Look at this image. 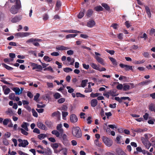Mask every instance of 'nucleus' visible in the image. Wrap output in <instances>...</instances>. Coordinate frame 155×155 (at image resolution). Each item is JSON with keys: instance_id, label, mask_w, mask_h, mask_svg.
Masks as SVG:
<instances>
[{"instance_id": "24", "label": "nucleus", "mask_w": 155, "mask_h": 155, "mask_svg": "<svg viewBox=\"0 0 155 155\" xmlns=\"http://www.w3.org/2000/svg\"><path fill=\"white\" fill-rule=\"evenodd\" d=\"M145 10L146 12L147 13L149 17L150 18L151 16V14L150 12L149 8L147 6L145 7Z\"/></svg>"}, {"instance_id": "17", "label": "nucleus", "mask_w": 155, "mask_h": 155, "mask_svg": "<svg viewBox=\"0 0 155 155\" xmlns=\"http://www.w3.org/2000/svg\"><path fill=\"white\" fill-rule=\"evenodd\" d=\"M52 152L51 149L49 147L47 148L46 149H45L44 150L45 155H51Z\"/></svg>"}, {"instance_id": "25", "label": "nucleus", "mask_w": 155, "mask_h": 155, "mask_svg": "<svg viewBox=\"0 0 155 155\" xmlns=\"http://www.w3.org/2000/svg\"><path fill=\"white\" fill-rule=\"evenodd\" d=\"M133 131L137 133H141L144 131H145L146 130L145 129H142L140 128H137L133 130Z\"/></svg>"}, {"instance_id": "50", "label": "nucleus", "mask_w": 155, "mask_h": 155, "mask_svg": "<svg viewBox=\"0 0 155 155\" xmlns=\"http://www.w3.org/2000/svg\"><path fill=\"white\" fill-rule=\"evenodd\" d=\"M32 113L33 115L37 117H38V114L35 111V110L34 109H33L32 110Z\"/></svg>"}, {"instance_id": "40", "label": "nucleus", "mask_w": 155, "mask_h": 155, "mask_svg": "<svg viewBox=\"0 0 155 155\" xmlns=\"http://www.w3.org/2000/svg\"><path fill=\"white\" fill-rule=\"evenodd\" d=\"M66 88L68 89V92L69 93H72L74 91V90L70 86H67Z\"/></svg>"}, {"instance_id": "4", "label": "nucleus", "mask_w": 155, "mask_h": 155, "mask_svg": "<svg viewBox=\"0 0 155 155\" xmlns=\"http://www.w3.org/2000/svg\"><path fill=\"white\" fill-rule=\"evenodd\" d=\"M102 139L104 143L108 147H110L112 144L113 141L110 138H109L103 136Z\"/></svg>"}, {"instance_id": "34", "label": "nucleus", "mask_w": 155, "mask_h": 155, "mask_svg": "<svg viewBox=\"0 0 155 155\" xmlns=\"http://www.w3.org/2000/svg\"><path fill=\"white\" fill-rule=\"evenodd\" d=\"M77 35L76 34H70L67 35L65 37L66 39H68L71 38H74Z\"/></svg>"}, {"instance_id": "2", "label": "nucleus", "mask_w": 155, "mask_h": 155, "mask_svg": "<svg viewBox=\"0 0 155 155\" xmlns=\"http://www.w3.org/2000/svg\"><path fill=\"white\" fill-rule=\"evenodd\" d=\"M16 5H12L10 9V12L13 14H17L18 10L21 8L20 1H19V0L16 1Z\"/></svg>"}, {"instance_id": "13", "label": "nucleus", "mask_w": 155, "mask_h": 155, "mask_svg": "<svg viewBox=\"0 0 155 155\" xmlns=\"http://www.w3.org/2000/svg\"><path fill=\"white\" fill-rule=\"evenodd\" d=\"M37 125L38 127L42 130H47L48 128L46 126L42 123L40 122Z\"/></svg>"}, {"instance_id": "38", "label": "nucleus", "mask_w": 155, "mask_h": 155, "mask_svg": "<svg viewBox=\"0 0 155 155\" xmlns=\"http://www.w3.org/2000/svg\"><path fill=\"white\" fill-rule=\"evenodd\" d=\"M60 114V112L58 111H57L52 113L51 115V116L52 117H54L55 116L58 117L59 115Z\"/></svg>"}, {"instance_id": "33", "label": "nucleus", "mask_w": 155, "mask_h": 155, "mask_svg": "<svg viewBox=\"0 0 155 155\" xmlns=\"http://www.w3.org/2000/svg\"><path fill=\"white\" fill-rule=\"evenodd\" d=\"M94 143L98 147H101L102 146V143L99 142L98 139H96L94 141Z\"/></svg>"}, {"instance_id": "22", "label": "nucleus", "mask_w": 155, "mask_h": 155, "mask_svg": "<svg viewBox=\"0 0 155 155\" xmlns=\"http://www.w3.org/2000/svg\"><path fill=\"white\" fill-rule=\"evenodd\" d=\"M91 106L94 107L97 105V101L96 99H93L91 101Z\"/></svg>"}, {"instance_id": "46", "label": "nucleus", "mask_w": 155, "mask_h": 155, "mask_svg": "<svg viewBox=\"0 0 155 155\" xmlns=\"http://www.w3.org/2000/svg\"><path fill=\"white\" fill-rule=\"evenodd\" d=\"M99 94H100L98 93H92L90 94V96L91 97L94 98L98 97Z\"/></svg>"}, {"instance_id": "36", "label": "nucleus", "mask_w": 155, "mask_h": 155, "mask_svg": "<svg viewBox=\"0 0 155 155\" xmlns=\"http://www.w3.org/2000/svg\"><path fill=\"white\" fill-rule=\"evenodd\" d=\"M44 59L45 61L48 62H50L52 60V59L49 58L47 56H45L43 58Z\"/></svg>"}, {"instance_id": "3", "label": "nucleus", "mask_w": 155, "mask_h": 155, "mask_svg": "<svg viewBox=\"0 0 155 155\" xmlns=\"http://www.w3.org/2000/svg\"><path fill=\"white\" fill-rule=\"evenodd\" d=\"M42 40L38 38H31L28 40L27 43H32L33 45L36 47H39L40 46L38 42H42Z\"/></svg>"}, {"instance_id": "48", "label": "nucleus", "mask_w": 155, "mask_h": 155, "mask_svg": "<svg viewBox=\"0 0 155 155\" xmlns=\"http://www.w3.org/2000/svg\"><path fill=\"white\" fill-rule=\"evenodd\" d=\"M145 61L144 59H143L141 61H135L134 63L136 64H142Z\"/></svg>"}, {"instance_id": "55", "label": "nucleus", "mask_w": 155, "mask_h": 155, "mask_svg": "<svg viewBox=\"0 0 155 155\" xmlns=\"http://www.w3.org/2000/svg\"><path fill=\"white\" fill-rule=\"evenodd\" d=\"M144 145L145 146L147 149H148L151 146V143H150V141H149Z\"/></svg>"}, {"instance_id": "54", "label": "nucleus", "mask_w": 155, "mask_h": 155, "mask_svg": "<svg viewBox=\"0 0 155 155\" xmlns=\"http://www.w3.org/2000/svg\"><path fill=\"white\" fill-rule=\"evenodd\" d=\"M76 96L78 97H84L85 95L81 94L80 93L78 92L76 93Z\"/></svg>"}, {"instance_id": "58", "label": "nucleus", "mask_w": 155, "mask_h": 155, "mask_svg": "<svg viewBox=\"0 0 155 155\" xmlns=\"http://www.w3.org/2000/svg\"><path fill=\"white\" fill-rule=\"evenodd\" d=\"M123 86L122 84H119L117 86V88L119 90H121L123 88Z\"/></svg>"}, {"instance_id": "27", "label": "nucleus", "mask_w": 155, "mask_h": 155, "mask_svg": "<svg viewBox=\"0 0 155 155\" xmlns=\"http://www.w3.org/2000/svg\"><path fill=\"white\" fill-rule=\"evenodd\" d=\"M101 5L106 10L108 11L110 10V7L107 4L105 3H103L101 4Z\"/></svg>"}, {"instance_id": "51", "label": "nucleus", "mask_w": 155, "mask_h": 155, "mask_svg": "<svg viewBox=\"0 0 155 155\" xmlns=\"http://www.w3.org/2000/svg\"><path fill=\"white\" fill-rule=\"evenodd\" d=\"M61 151H62L61 153H63L64 155H67V150L66 148H62L61 149Z\"/></svg>"}, {"instance_id": "1", "label": "nucleus", "mask_w": 155, "mask_h": 155, "mask_svg": "<svg viewBox=\"0 0 155 155\" xmlns=\"http://www.w3.org/2000/svg\"><path fill=\"white\" fill-rule=\"evenodd\" d=\"M72 133L74 137L78 138L81 137L82 136L81 130L80 128L78 126L72 127Z\"/></svg>"}, {"instance_id": "26", "label": "nucleus", "mask_w": 155, "mask_h": 155, "mask_svg": "<svg viewBox=\"0 0 155 155\" xmlns=\"http://www.w3.org/2000/svg\"><path fill=\"white\" fill-rule=\"evenodd\" d=\"M88 80L87 79L82 80L81 83V87H84L86 86V84L87 83Z\"/></svg>"}, {"instance_id": "5", "label": "nucleus", "mask_w": 155, "mask_h": 155, "mask_svg": "<svg viewBox=\"0 0 155 155\" xmlns=\"http://www.w3.org/2000/svg\"><path fill=\"white\" fill-rule=\"evenodd\" d=\"M18 141L20 143L18 144V146L19 147H25L28 144V142L27 140H22L21 139H19L18 140Z\"/></svg>"}, {"instance_id": "10", "label": "nucleus", "mask_w": 155, "mask_h": 155, "mask_svg": "<svg viewBox=\"0 0 155 155\" xmlns=\"http://www.w3.org/2000/svg\"><path fill=\"white\" fill-rule=\"evenodd\" d=\"M115 151L117 155H127L124 151L120 148L116 149Z\"/></svg>"}, {"instance_id": "21", "label": "nucleus", "mask_w": 155, "mask_h": 155, "mask_svg": "<svg viewBox=\"0 0 155 155\" xmlns=\"http://www.w3.org/2000/svg\"><path fill=\"white\" fill-rule=\"evenodd\" d=\"M12 90L15 92L16 94L19 95L22 93L21 91L19 88L18 87H14Z\"/></svg>"}, {"instance_id": "63", "label": "nucleus", "mask_w": 155, "mask_h": 155, "mask_svg": "<svg viewBox=\"0 0 155 155\" xmlns=\"http://www.w3.org/2000/svg\"><path fill=\"white\" fill-rule=\"evenodd\" d=\"M33 132L37 134H39L40 133V131L39 129L36 128L34 129Z\"/></svg>"}, {"instance_id": "37", "label": "nucleus", "mask_w": 155, "mask_h": 155, "mask_svg": "<svg viewBox=\"0 0 155 155\" xmlns=\"http://www.w3.org/2000/svg\"><path fill=\"white\" fill-rule=\"evenodd\" d=\"M123 90L124 91H127L129 90L130 89V86L129 85L124 84Z\"/></svg>"}, {"instance_id": "23", "label": "nucleus", "mask_w": 155, "mask_h": 155, "mask_svg": "<svg viewBox=\"0 0 155 155\" xmlns=\"http://www.w3.org/2000/svg\"><path fill=\"white\" fill-rule=\"evenodd\" d=\"M45 124L48 128H51L52 126L53 122L47 120L45 121Z\"/></svg>"}, {"instance_id": "6", "label": "nucleus", "mask_w": 155, "mask_h": 155, "mask_svg": "<svg viewBox=\"0 0 155 155\" xmlns=\"http://www.w3.org/2000/svg\"><path fill=\"white\" fill-rule=\"evenodd\" d=\"M120 66L122 68H124L126 71H128L130 70L133 71L134 70L132 66H130L127 64L120 63L119 64Z\"/></svg>"}, {"instance_id": "47", "label": "nucleus", "mask_w": 155, "mask_h": 155, "mask_svg": "<svg viewBox=\"0 0 155 155\" xmlns=\"http://www.w3.org/2000/svg\"><path fill=\"white\" fill-rule=\"evenodd\" d=\"M141 140L142 142V143L144 145L146 144L149 141V140H147L146 139L143 137H142L141 138Z\"/></svg>"}, {"instance_id": "44", "label": "nucleus", "mask_w": 155, "mask_h": 155, "mask_svg": "<svg viewBox=\"0 0 155 155\" xmlns=\"http://www.w3.org/2000/svg\"><path fill=\"white\" fill-rule=\"evenodd\" d=\"M63 70L64 71L68 73L70 71H72V69L70 68H63Z\"/></svg>"}, {"instance_id": "31", "label": "nucleus", "mask_w": 155, "mask_h": 155, "mask_svg": "<svg viewBox=\"0 0 155 155\" xmlns=\"http://www.w3.org/2000/svg\"><path fill=\"white\" fill-rule=\"evenodd\" d=\"M109 59L112 62L113 65L116 66L117 65V62L115 59L111 57H109Z\"/></svg>"}, {"instance_id": "32", "label": "nucleus", "mask_w": 155, "mask_h": 155, "mask_svg": "<svg viewBox=\"0 0 155 155\" xmlns=\"http://www.w3.org/2000/svg\"><path fill=\"white\" fill-rule=\"evenodd\" d=\"M91 66L94 69L98 70L99 67L97 66L96 64L94 63H91L90 64Z\"/></svg>"}, {"instance_id": "19", "label": "nucleus", "mask_w": 155, "mask_h": 155, "mask_svg": "<svg viewBox=\"0 0 155 155\" xmlns=\"http://www.w3.org/2000/svg\"><path fill=\"white\" fill-rule=\"evenodd\" d=\"M149 109L151 111L155 112V104L153 103L150 104L149 105Z\"/></svg>"}, {"instance_id": "60", "label": "nucleus", "mask_w": 155, "mask_h": 155, "mask_svg": "<svg viewBox=\"0 0 155 155\" xmlns=\"http://www.w3.org/2000/svg\"><path fill=\"white\" fill-rule=\"evenodd\" d=\"M155 33V29L153 28H152L150 31L149 35H152Z\"/></svg>"}, {"instance_id": "64", "label": "nucleus", "mask_w": 155, "mask_h": 155, "mask_svg": "<svg viewBox=\"0 0 155 155\" xmlns=\"http://www.w3.org/2000/svg\"><path fill=\"white\" fill-rule=\"evenodd\" d=\"M17 152L20 155H29L28 154L25 153L21 150H18L17 151Z\"/></svg>"}, {"instance_id": "41", "label": "nucleus", "mask_w": 155, "mask_h": 155, "mask_svg": "<svg viewBox=\"0 0 155 155\" xmlns=\"http://www.w3.org/2000/svg\"><path fill=\"white\" fill-rule=\"evenodd\" d=\"M20 130L21 131V133L26 136H27L28 133V132H27L26 130H25V129H24L23 128H21L20 129Z\"/></svg>"}, {"instance_id": "52", "label": "nucleus", "mask_w": 155, "mask_h": 155, "mask_svg": "<svg viewBox=\"0 0 155 155\" xmlns=\"http://www.w3.org/2000/svg\"><path fill=\"white\" fill-rule=\"evenodd\" d=\"M15 97V94L14 93H12L10 94L9 95V98L10 99L14 100Z\"/></svg>"}, {"instance_id": "12", "label": "nucleus", "mask_w": 155, "mask_h": 155, "mask_svg": "<svg viewBox=\"0 0 155 155\" xmlns=\"http://www.w3.org/2000/svg\"><path fill=\"white\" fill-rule=\"evenodd\" d=\"M21 19V16H15L11 20V21L13 23H16L19 21Z\"/></svg>"}, {"instance_id": "28", "label": "nucleus", "mask_w": 155, "mask_h": 155, "mask_svg": "<svg viewBox=\"0 0 155 155\" xmlns=\"http://www.w3.org/2000/svg\"><path fill=\"white\" fill-rule=\"evenodd\" d=\"M116 91L115 90H113L110 91L108 92V94H110V95L114 97L118 95V94H116Z\"/></svg>"}, {"instance_id": "29", "label": "nucleus", "mask_w": 155, "mask_h": 155, "mask_svg": "<svg viewBox=\"0 0 155 155\" xmlns=\"http://www.w3.org/2000/svg\"><path fill=\"white\" fill-rule=\"evenodd\" d=\"M2 64L4 67L8 70H12L13 69V68L8 66L4 63H2Z\"/></svg>"}, {"instance_id": "42", "label": "nucleus", "mask_w": 155, "mask_h": 155, "mask_svg": "<svg viewBox=\"0 0 155 155\" xmlns=\"http://www.w3.org/2000/svg\"><path fill=\"white\" fill-rule=\"evenodd\" d=\"M51 146L53 149L54 150V149H56L59 146L58 143H52L51 144Z\"/></svg>"}, {"instance_id": "15", "label": "nucleus", "mask_w": 155, "mask_h": 155, "mask_svg": "<svg viewBox=\"0 0 155 155\" xmlns=\"http://www.w3.org/2000/svg\"><path fill=\"white\" fill-rule=\"evenodd\" d=\"M56 49L59 50H65L69 49L70 48L62 45H58L56 47Z\"/></svg>"}, {"instance_id": "39", "label": "nucleus", "mask_w": 155, "mask_h": 155, "mask_svg": "<svg viewBox=\"0 0 155 155\" xmlns=\"http://www.w3.org/2000/svg\"><path fill=\"white\" fill-rule=\"evenodd\" d=\"M95 9L97 11H103V8L100 5L97 6L95 7Z\"/></svg>"}, {"instance_id": "61", "label": "nucleus", "mask_w": 155, "mask_h": 155, "mask_svg": "<svg viewBox=\"0 0 155 155\" xmlns=\"http://www.w3.org/2000/svg\"><path fill=\"white\" fill-rule=\"evenodd\" d=\"M65 99L64 98H61L58 99V102L59 103H62L64 102Z\"/></svg>"}, {"instance_id": "53", "label": "nucleus", "mask_w": 155, "mask_h": 155, "mask_svg": "<svg viewBox=\"0 0 155 155\" xmlns=\"http://www.w3.org/2000/svg\"><path fill=\"white\" fill-rule=\"evenodd\" d=\"M140 37L141 38H144V40H146L148 38L147 35L145 33H144L142 35L140 36Z\"/></svg>"}, {"instance_id": "57", "label": "nucleus", "mask_w": 155, "mask_h": 155, "mask_svg": "<svg viewBox=\"0 0 155 155\" xmlns=\"http://www.w3.org/2000/svg\"><path fill=\"white\" fill-rule=\"evenodd\" d=\"M40 94L39 93H37L36 94V95L35 96L34 98V100L37 101L39 97L40 96Z\"/></svg>"}, {"instance_id": "8", "label": "nucleus", "mask_w": 155, "mask_h": 155, "mask_svg": "<svg viewBox=\"0 0 155 155\" xmlns=\"http://www.w3.org/2000/svg\"><path fill=\"white\" fill-rule=\"evenodd\" d=\"M70 120L71 123H75L77 121L78 118L75 114H72L70 116Z\"/></svg>"}, {"instance_id": "30", "label": "nucleus", "mask_w": 155, "mask_h": 155, "mask_svg": "<svg viewBox=\"0 0 155 155\" xmlns=\"http://www.w3.org/2000/svg\"><path fill=\"white\" fill-rule=\"evenodd\" d=\"M93 12L92 10L90 9L87 10L86 16L88 17H91L93 13Z\"/></svg>"}, {"instance_id": "45", "label": "nucleus", "mask_w": 155, "mask_h": 155, "mask_svg": "<svg viewBox=\"0 0 155 155\" xmlns=\"http://www.w3.org/2000/svg\"><path fill=\"white\" fill-rule=\"evenodd\" d=\"M84 15V11H81L79 13L78 15V18H82Z\"/></svg>"}, {"instance_id": "18", "label": "nucleus", "mask_w": 155, "mask_h": 155, "mask_svg": "<svg viewBox=\"0 0 155 155\" xmlns=\"http://www.w3.org/2000/svg\"><path fill=\"white\" fill-rule=\"evenodd\" d=\"M62 124H58L57 126V129L59 131L61 134H62L63 133V130L62 128Z\"/></svg>"}, {"instance_id": "16", "label": "nucleus", "mask_w": 155, "mask_h": 155, "mask_svg": "<svg viewBox=\"0 0 155 155\" xmlns=\"http://www.w3.org/2000/svg\"><path fill=\"white\" fill-rule=\"evenodd\" d=\"M152 82V81L151 80H146L145 81H142V82L139 83L138 84V85H142L143 86L147 85L149 83H150V82Z\"/></svg>"}, {"instance_id": "11", "label": "nucleus", "mask_w": 155, "mask_h": 155, "mask_svg": "<svg viewBox=\"0 0 155 155\" xmlns=\"http://www.w3.org/2000/svg\"><path fill=\"white\" fill-rule=\"evenodd\" d=\"M61 32H67L69 33H80L81 32L79 31L72 29L62 30L61 31Z\"/></svg>"}, {"instance_id": "7", "label": "nucleus", "mask_w": 155, "mask_h": 155, "mask_svg": "<svg viewBox=\"0 0 155 155\" xmlns=\"http://www.w3.org/2000/svg\"><path fill=\"white\" fill-rule=\"evenodd\" d=\"M30 65L32 67V70H35L36 69L41 70L42 69V67L41 65H38L37 64L32 62H30Z\"/></svg>"}, {"instance_id": "14", "label": "nucleus", "mask_w": 155, "mask_h": 155, "mask_svg": "<svg viewBox=\"0 0 155 155\" xmlns=\"http://www.w3.org/2000/svg\"><path fill=\"white\" fill-rule=\"evenodd\" d=\"M95 25V22L93 20L89 21L87 23V26L90 28H92Z\"/></svg>"}, {"instance_id": "59", "label": "nucleus", "mask_w": 155, "mask_h": 155, "mask_svg": "<svg viewBox=\"0 0 155 155\" xmlns=\"http://www.w3.org/2000/svg\"><path fill=\"white\" fill-rule=\"evenodd\" d=\"M10 88H7L4 90V94L5 95L8 94L10 92Z\"/></svg>"}, {"instance_id": "20", "label": "nucleus", "mask_w": 155, "mask_h": 155, "mask_svg": "<svg viewBox=\"0 0 155 155\" xmlns=\"http://www.w3.org/2000/svg\"><path fill=\"white\" fill-rule=\"evenodd\" d=\"M29 125L28 123L23 122L22 124L21 125L22 127L26 131H28V126Z\"/></svg>"}, {"instance_id": "49", "label": "nucleus", "mask_w": 155, "mask_h": 155, "mask_svg": "<svg viewBox=\"0 0 155 155\" xmlns=\"http://www.w3.org/2000/svg\"><path fill=\"white\" fill-rule=\"evenodd\" d=\"M54 97L56 99H58L61 97V95L58 93H56L54 95Z\"/></svg>"}, {"instance_id": "43", "label": "nucleus", "mask_w": 155, "mask_h": 155, "mask_svg": "<svg viewBox=\"0 0 155 155\" xmlns=\"http://www.w3.org/2000/svg\"><path fill=\"white\" fill-rule=\"evenodd\" d=\"M46 137V135L44 134H41L38 136V138L40 140L44 139Z\"/></svg>"}, {"instance_id": "35", "label": "nucleus", "mask_w": 155, "mask_h": 155, "mask_svg": "<svg viewBox=\"0 0 155 155\" xmlns=\"http://www.w3.org/2000/svg\"><path fill=\"white\" fill-rule=\"evenodd\" d=\"M51 133L55 135L57 137H59L60 135L59 132H58L57 130H53L51 132Z\"/></svg>"}, {"instance_id": "56", "label": "nucleus", "mask_w": 155, "mask_h": 155, "mask_svg": "<svg viewBox=\"0 0 155 155\" xmlns=\"http://www.w3.org/2000/svg\"><path fill=\"white\" fill-rule=\"evenodd\" d=\"M9 120L8 119H6L4 120L3 122V124L4 125H6L9 122Z\"/></svg>"}, {"instance_id": "9", "label": "nucleus", "mask_w": 155, "mask_h": 155, "mask_svg": "<svg viewBox=\"0 0 155 155\" xmlns=\"http://www.w3.org/2000/svg\"><path fill=\"white\" fill-rule=\"evenodd\" d=\"M94 58L96 59L97 61L99 63L101 64L102 65H104L105 64V63L104 62V59L97 56H95Z\"/></svg>"}, {"instance_id": "62", "label": "nucleus", "mask_w": 155, "mask_h": 155, "mask_svg": "<svg viewBox=\"0 0 155 155\" xmlns=\"http://www.w3.org/2000/svg\"><path fill=\"white\" fill-rule=\"evenodd\" d=\"M3 143L6 146L8 145L9 143L8 140L6 139H4L3 140Z\"/></svg>"}]
</instances>
